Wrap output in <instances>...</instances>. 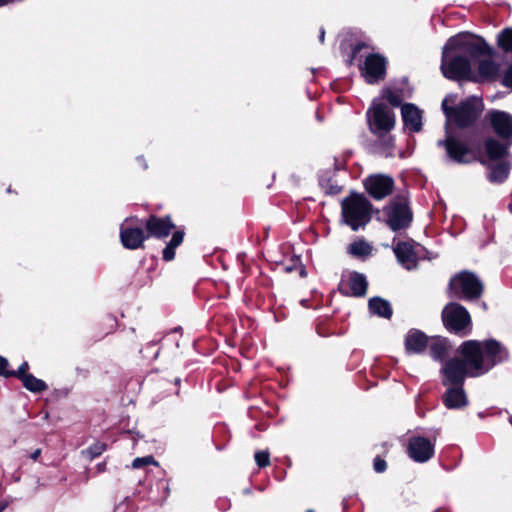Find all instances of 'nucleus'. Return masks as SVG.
Returning <instances> with one entry per match:
<instances>
[{
	"label": "nucleus",
	"mask_w": 512,
	"mask_h": 512,
	"mask_svg": "<svg viewBox=\"0 0 512 512\" xmlns=\"http://www.w3.org/2000/svg\"><path fill=\"white\" fill-rule=\"evenodd\" d=\"M454 95H447L442 101V110L447 118L446 137L438 141V146L444 147L447 157L458 164H467L475 159V153L480 151L481 143L475 133L461 136L449 131L448 123L454 122L458 127L465 128L473 125L481 115L484 104L481 98L470 96L461 101L456 107Z\"/></svg>",
	"instance_id": "nucleus-1"
},
{
	"label": "nucleus",
	"mask_w": 512,
	"mask_h": 512,
	"mask_svg": "<svg viewBox=\"0 0 512 512\" xmlns=\"http://www.w3.org/2000/svg\"><path fill=\"white\" fill-rule=\"evenodd\" d=\"M463 359L452 358L441 369L444 386L464 385L466 376L477 377L508 359L507 349L498 341L468 340L459 349Z\"/></svg>",
	"instance_id": "nucleus-2"
},
{
	"label": "nucleus",
	"mask_w": 512,
	"mask_h": 512,
	"mask_svg": "<svg viewBox=\"0 0 512 512\" xmlns=\"http://www.w3.org/2000/svg\"><path fill=\"white\" fill-rule=\"evenodd\" d=\"M371 133L378 137L374 144L376 153L383 157L394 155V139L389 134L395 126V114L386 104L374 100L366 113Z\"/></svg>",
	"instance_id": "nucleus-3"
},
{
	"label": "nucleus",
	"mask_w": 512,
	"mask_h": 512,
	"mask_svg": "<svg viewBox=\"0 0 512 512\" xmlns=\"http://www.w3.org/2000/svg\"><path fill=\"white\" fill-rule=\"evenodd\" d=\"M341 206L342 219L353 231L366 226L372 218V205L363 194L352 193Z\"/></svg>",
	"instance_id": "nucleus-4"
},
{
	"label": "nucleus",
	"mask_w": 512,
	"mask_h": 512,
	"mask_svg": "<svg viewBox=\"0 0 512 512\" xmlns=\"http://www.w3.org/2000/svg\"><path fill=\"white\" fill-rule=\"evenodd\" d=\"M444 327L452 334L465 337L472 331V320L468 310L459 303L450 302L442 310Z\"/></svg>",
	"instance_id": "nucleus-5"
},
{
	"label": "nucleus",
	"mask_w": 512,
	"mask_h": 512,
	"mask_svg": "<svg viewBox=\"0 0 512 512\" xmlns=\"http://www.w3.org/2000/svg\"><path fill=\"white\" fill-rule=\"evenodd\" d=\"M449 292L450 297L472 301L482 295L483 284L474 273L463 271L451 278Z\"/></svg>",
	"instance_id": "nucleus-6"
},
{
	"label": "nucleus",
	"mask_w": 512,
	"mask_h": 512,
	"mask_svg": "<svg viewBox=\"0 0 512 512\" xmlns=\"http://www.w3.org/2000/svg\"><path fill=\"white\" fill-rule=\"evenodd\" d=\"M441 71L444 77L450 80L467 79L471 73V63L469 59L445 44L442 51Z\"/></svg>",
	"instance_id": "nucleus-7"
},
{
	"label": "nucleus",
	"mask_w": 512,
	"mask_h": 512,
	"mask_svg": "<svg viewBox=\"0 0 512 512\" xmlns=\"http://www.w3.org/2000/svg\"><path fill=\"white\" fill-rule=\"evenodd\" d=\"M446 45L448 48L458 51L466 59H469L470 63L488 52V46L482 38H474L463 34L450 37Z\"/></svg>",
	"instance_id": "nucleus-8"
},
{
	"label": "nucleus",
	"mask_w": 512,
	"mask_h": 512,
	"mask_svg": "<svg viewBox=\"0 0 512 512\" xmlns=\"http://www.w3.org/2000/svg\"><path fill=\"white\" fill-rule=\"evenodd\" d=\"M388 227L396 232L407 229L413 219L412 211L405 199H393L383 209Z\"/></svg>",
	"instance_id": "nucleus-9"
},
{
	"label": "nucleus",
	"mask_w": 512,
	"mask_h": 512,
	"mask_svg": "<svg viewBox=\"0 0 512 512\" xmlns=\"http://www.w3.org/2000/svg\"><path fill=\"white\" fill-rule=\"evenodd\" d=\"M392 249L397 261L407 270L415 269L418 261L424 258V247L415 243L413 240L398 241L394 238Z\"/></svg>",
	"instance_id": "nucleus-10"
},
{
	"label": "nucleus",
	"mask_w": 512,
	"mask_h": 512,
	"mask_svg": "<svg viewBox=\"0 0 512 512\" xmlns=\"http://www.w3.org/2000/svg\"><path fill=\"white\" fill-rule=\"evenodd\" d=\"M437 435L424 437L413 435L408 439L406 452L409 458L416 463H426L435 455Z\"/></svg>",
	"instance_id": "nucleus-11"
},
{
	"label": "nucleus",
	"mask_w": 512,
	"mask_h": 512,
	"mask_svg": "<svg viewBox=\"0 0 512 512\" xmlns=\"http://www.w3.org/2000/svg\"><path fill=\"white\" fill-rule=\"evenodd\" d=\"M485 121L500 140L512 144V115L510 113L491 109L486 113Z\"/></svg>",
	"instance_id": "nucleus-12"
},
{
	"label": "nucleus",
	"mask_w": 512,
	"mask_h": 512,
	"mask_svg": "<svg viewBox=\"0 0 512 512\" xmlns=\"http://www.w3.org/2000/svg\"><path fill=\"white\" fill-rule=\"evenodd\" d=\"M141 225V220L126 218L120 226V240L126 249L135 250L142 247L147 238Z\"/></svg>",
	"instance_id": "nucleus-13"
},
{
	"label": "nucleus",
	"mask_w": 512,
	"mask_h": 512,
	"mask_svg": "<svg viewBox=\"0 0 512 512\" xmlns=\"http://www.w3.org/2000/svg\"><path fill=\"white\" fill-rule=\"evenodd\" d=\"M359 69L367 83L377 84L385 78L386 59L379 54H369Z\"/></svg>",
	"instance_id": "nucleus-14"
},
{
	"label": "nucleus",
	"mask_w": 512,
	"mask_h": 512,
	"mask_svg": "<svg viewBox=\"0 0 512 512\" xmlns=\"http://www.w3.org/2000/svg\"><path fill=\"white\" fill-rule=\"evenodd\" d=\"M141 225H144L146 228L147 237L155 238L167 237L175 227L169 216L158 217L155 215L142 219Z\"/></svg>",
	"instance_id": "nucleus-15"
},
{
	"label": "nucleus",
	"mask_w": 512,
	"mask_h": 512,
	"mask_svg": "<svg viewBox=\"0 0 512 512\" xmlns=\"http://www.w3.org/2000/svg\"><path fill=\"white\" fill-rule=\"evenodd\" d=\"M393 184V179L384 175L370 176L364 182L366 191L377 200L389 195L392 192Z\"/></svg>",
	"instance_id": "nucleus-16"
},
{
	"label": "nucleus",
	"mask_w": 512,
	"mask_h": 512,
	"mask_svg": "<svg viewBox=\"0 0 512 512\" xmlns=\"http://www.w3.org/2000/svg\"><path fill=\"white\" fill-rule=\"evenodd\" d=\"M429 344V337L418 329H410L405 335L404 346L408 355L422 354Z\"/></svg>",
	"instance_id": "nucleus-17"
},
{
	"label": "nucleus",
	"mask_w": 512,
	"mask_h": 512,
	"mask_svg": "<svg viewBox=\"0 0 512 512\" xmlns=\"http://www.w3.org/2000/svg\"><path fill=\"white\" fill-rule=\"evenodd\" d=\"M401 115L404 128L411 133L420 132L422 129V111L412 103H406L401 107Z\"/></svg>",
	"instance_id": "nucleus-18"
},
{
	"label": "nucleus",
	"mask_w": 512,
	"mask_h": 512,
	"mask_svg": "<svg viewBox=\"0 0 512 512\" xmlns=\"http://www.w3.org/2000/svg\"><path fill=\"white\" fill-rule=\"evenodd\" d=\"M512 144H507L502 140L488 137L484 141V149L487 157L491 161H500L503 159H510L509 147Z\"/></svg>",
	"instance_id": "nucleus-19"
},
{
	"label": "nucleus",
	"mask_w": 512,
	"mask_h": 512,
	"mask_svg": "<svg viewBox=\"0 0 512 512\" xmlns=\"http://www.w3.org/2000/svg\"><path fill=\"white\" fill-rule=\"evenodd\" d=\"M510 170L511 159L496 161V163L488 165L486 177L493 184H502L508 178Z\"/></svg>",
	"instance_id": "nucleus-20"
},
{
	"label": "nucleus",
	"mask_w": 512,
	"mask_h": 512,
	"mask_svg": "<svg viewBox=\"0 0 512 512\" xmlns=\"http://www.w3.org/2000/svg\"><path fill=\"white\" fill-rule=\"evenodd\" d=\"M443 402L449 409H459L468 403L463 385L448 386L443 395Z\"/></svg>",
	"instance_id": "nucleus-21"
},
{
	"label": "nucleus",
	"mask_w": 512,
	"mask_h": 512,
	"mask_svg": "<svg viewBox=\"0 0 512 512\" xmlns=\"http://www.w3.org/2000/svg\"><path fill=\"white\" fill-rule=\"evenodd\" d=\"M430 355L436 361H444L449 354L450 346L448 340L442 337L429 339Z\"/></svg>",
	"instance_id": "nucleus-22"
},
{
	"label": "nucleus",
	"mask_w": 512,
	"mask_h": 512,
	"mask_svg": "<svg viewBox=\"0 0 512 512\" xmlns=\"http://www.w3.org/2000/svg\"><path fill=\"white\" fill-rule=\"evenodd\" d=\"M368 308L372 315L385 319H390L393 313L390 303L381 297L371 298L368 302Z\"/></svg>",
	"instance_id": "nucleus-23"
},
{
	"label": "nucleus",
	"mask_w": 512,
	"mask_h": 512,
	"mask_svg": "<svg viewBox=\"0 0 512 512\" xmlns=\"http://www.w3.org/2000/svg\"><path fill=\"white\" fill-rule=\"evenodd\" d=\"M348 286L350 289V295L354 297H362L366 294L368 282L363 274L353 272L349 276Z\"/></svg>",
	"instance_id": "nucleus-24"
},
{
	"label": "nucleus",
	"mask_w": 512,
	"mask_h": 512,
	"mask_svg": "<svg viewBox=\"0 0 512 512\" xmlns=\"http://www.w3.org/2000/svg\"><path fill=\"white\" fill-rule=\"evenodd\" d=\"M478 72L482 79L493 80L499 75L500 66L491 59H484L479 61Z\"/></svg>",
	"instance_id": "nucleus-25"
},
{
	"label": "nucleus",
	"mask_w": 512,
	"mask_h": 512,
	"mask_svg": "<svg viewBox=\"0 0 512 512\" xmlns=\"http://www.w3.org/2000/svg\"><path fill=\"white\" fill-rule=\"evenodd\" d=\"M184 232L176 231L173 233L171 240L163 249L162 258L165 261H171L175 257V249L183 242Z\"/></svg>",
	"instance_id": "nucleus-26"
},
{
	"label": "nucleus",
	"mask_w": 512,
	"mask_h": 512,
	"mask_svg": "<svg viewBox=\"0 0 512 512\" xmlns=\"http://www.w3.org/2000/svg\"><path fill=\"white\" fill-rule=\"evenodd\" d=\"M21 382L27 390L34 393H40L47 389V384L32 374L24 375Z\"/></svg>",
	"instance_id": "nucleus-27"
},
{
	"label": "nucleus",
	"mask_w": 512,
	"mask_h": 512,
	"mask_svg": "<svg viewBox=\"0 0 512 512\" xmlns=\"http://www.w3.org/2000/svg\"><path fill=\"white\" fill-rule=\"evenodd\" d=\"M372 251V247L364 240H358L351 243L348 252L356 257L368 256Z\"/></svg>",
	"instance_id": "nucleus-28"
},
{
	"label": "nucleus",
	"mask_w": 512,
	"mask_h": 512,
	"mask_svg": "<svg viewBox=\"0 0 512 512\" xmlns=\"http://www.w3.org/2000/svg\"><path fill=\"white\" fill-rule=\"evenodd\" d=\"M497 44L505 52H512V28H505L497 37Z\"/></svg>",
	"instance_id": "nucleus-29"
},
{
	"label": "nucleus",
	"mask_w": 512,
	"mask_h": 512,
	"mask_svg": "<svg viewBox=\"0 0 512 512\" xmlns=\"http://www.w3.org/2000/svg\"><path fill=\"white\" fill-rule=\"evenodd\" d=\"M383 97L394 107L400 106L403 102L402 93L391 88H385L383 90Z\"/></svg>",
	"instance_id": "nucleus-30"
},
{
	"label": "nucleus",
	"mask_w": 512,
	"mask_h": 512,
	"mask_svg": "<svg viewBox=\"0 0 512 512\" xmlns=\"http://www.w3.org/2000/svg\"><path fill=\"white\" fill-rule=\"evenodd\" d=\"M107 449V445L103 442H95L91 444L86 450L85 454L92 460L100 456Z\"/></svg>",
	"instance_id": "nucleus-31"
},
{
	"label": "nucleus",
	"mask_w": 512,
	"mask_h": 512,
	"mask_svg": "<svg viewBox=\"0 0 512 512\" xmlns=\"http://www.w3.org/2000/svg\"><path fill=\"white\" fill-rule=\"evenodd\" d=\"M320 185L322 189L330 195H336L341 191V187L333 182L332 179H321Z\"/></svg>",
	"instance_id": "nucleus-32"
},
{
	"label": "nucleus",
	"mask_w": 512,
	"mask_h": 512,
	"mask_svg": "<svg viewBox=\"0 0 512 512\" xmlns=\"http://www.w3.org/2000/svg\"><path fill=\"white\" fill-rule=\"evenodd\" d=\"M254 458L260 468L267 467L270 464V454L267 450L257 451Z\"/></svg>",
	"instance_id": "nucleus-33"
},
{
	"label": "nucleus",
	"mask_w": 512,
	"mask_h": 512,
	"mask_svg": "<svg viewBox=\"0 0 512 512\" xmlns=\"http://www.w3.org/2000/svg\"><path fill=\"white\" fill-rule=\"evenodd\" d=\"M149 464H156V461L153 456L135 458L132 462V467L134 469H140Z\"/></svg>",
	"instance_id": "nucleus-34"
},
{
	"label": "nucleus",
	"mask_w": 512,
	"mask_h": 512,
	"mask_svg": "<svg viewBox=\"0 0 512 512\" xmlns=\"http://www.w3.org/2000/svg\"><path fill=\"white\" fill-rule=\"evenodd\" d=\"M29 368V365L27 362H23L19 368L17 369V371H8V376H15L17 377L18 379L22 380L23 379V376L24 375H28L29 373H27V370Z\"/></svg>",
	"instance_id": "nucleus-35"
},
{
	"label": "nucleus",
	"mask_w": 512,
	"mask_h": 512,
	"mask_svg": "<svg viewBox=\"0 0 512 512\" xmlns=\"http://www.w3.org/2000/svg\"><path fill=\"white\" fill-rule=\"evenodd\" d=\"M373 467H374V470L377 473H383L386 470V468H387V464H386V461L384 459H382L381 457L377 456V457L374 458Z\"/></svg>",
	"instance_id": "nucleus-36"
},
{
	"label": "nucleus",
	"mask_w": 512,
	"mask_h": 512,
	"mask_svg": "<svg viewBox=\"0 0 512 512\" xmlns=\"http://www.w3.org/2000/svg\"><path fill=\"white\" fill-rule=\"evenodd\" d=\"M501 83L503 86L512 89V64L507 68L505 74L502 77Z\"/></svg>",
	"instance_id": "nucleus-37"
},
{
	"label": "nucleus",
	"mask_w": 512,
	"mask_h": 512,
	"mask_svg": "<svg viewBox=\"0 0 512 512\" xmlns=\"http://www.w3.org/2000/svg\"><path fill=\"white\" fill-rule=\"evenodd\" d=\"M7 367H8V360L2 356H0V376H6L8 377V371H7Z\"/></svg>",
	"instance_id": "nucleus-38"
},
{
	"label": "nucleus",
	"mask_w": 512,
	"mask_h": 512,
	"mask_svg": "<svg viewBox=\"0 0 512 512\" xmlns=\"http://www.w3.org/2000/svg\"><path fill=\"white\" fill-rule=\"evenodd\" d=\"M366 47L364 43L360 42L354 45L352 48V60L357 57V54L362 50V48Z\"/></svg>",
	"instance_id": "nucleus-39"
},
{
	"label": "nucleus",
	"mask_w": 512,
	"mask_h": 512,
	"mask_svg": "<svg viewBox=\"0 0 512 512\" xmlns=\"http://www.w3.org/2000/svg\"><path fill=\"white\" fill-rule=\"evenodd\" d=\"M41 455V449H36L30 454V458L34 461H36Z\"/></svg>",
	"instance_id": "nucleus-40"
},
{
	"label": "nucleus",
	"mask_w": 512,
	"mask_h": 512,
	"mask_svg": "<svg viewBox=\"0 0 512 512\" xmlns=\"http://www.w3.org/2000/svg\"><path fill=\"white\" fill-rule=\"evenodd\" d=\"M324 37H325V30H324V28H321L320 29V35H319V40H320L321 43L324 42Z\"/></svg>",
	"instance_id": "nucleus-41"
},
{
	"label": "nucleus",
	"mask_w": 512,
	"mask_h": 512,
	"mask_svg": "<svg viewBox=\"0 0 512 512\" xmlns=\"http://www.w3.org/2000/svg\"><path fill=\"white\" fill-rule=\"evenodd\" d=\"M6 507H7L6 502H0V512H3Z\"/></svg>",
	"instance_id": "nucleus-42"
},
{
	"label": "nucleus",
	"mask_w": 512,
	"mask_h": 512,
	"mask_svg": "<svg viewBox=\"0 0 512 512\" xmlns=\"http://www.w3.org/2000/svg\"><path fill=\"white\" fill-rule=\"evenodd\" d=\"M301 305L304 306V307H308V300L306 299H303L300 301Z\"/></svg>",
	"instance_id": "nucleus-43"
},
{
	"label": "nucleus",
	"mask_w": 512,
	"mask_h": 512,
	"mask_svg": "<svg viewBox=\"0 0 512 512\" xmlns=\"http://www.w3.org/2000/svg\"><path fill=\"white\" fill-rule=\"evenodd\" d=\"M434 512H450V511L448 509H446V508H439V509H437Z\"/></svg>",
	"instance_id": "nucleus-44"
},
{
	"label": "nucleus",
	"mask_w": 512,
	"mask_h": 512,
	"mask_svg": "<svg viewBox=\"0 0 512 512\" xmlns=\"http://www.w3.org/2000/svg\"><path fill=\"white\" fill-rule=\"evenodd\" d=\"M138 160L143 163V168L146 169L147 168V164L145 163L144 159L143 158H138Z\"/></svg>",
	"instance_id": "nucleus-45"
},
{
	"label": "nucleus",
	"mask_w": 512,
	"mask_h": 512,
	"mask_svg": "<svg viewBox=\"0 0 512 512\" xmlns=\"http://www.w3.org/2000/svg\"><path fill=\"white\" fill-rule=\"evenodd\" d=\"M480 306H481V308H482L483 310H486V309H487V305H486V303H485V302H481V303H480Z\"/></svg>",
	"instance_id": "nucleus-46"
},
{
	"label": "nucleus",
	"mask_w": 512,
	"mask_h": 512,
	"mask_svg": "<svg viewBox=\"0 0 512 512\" xmlns=\"http://www.w3.org/2000/svg\"><path fill=\"white\" fill-rule=\"evenodd\" d=\"M509 423L511 424L512 426V416L509 418Z\"/></svg>",
	"instance_id": "nucleus-47"
},
{
	"label": "nucleus",
	"mask_w": 512,
	"mask_h": 512,
	"mask_svg": "<svg viewBox=\"0 0 512 512\" xmlns=\"http://www.w3.org/2000/svg\"><path fill=\"white\" fill-rule=\"evenodd\" d=\"M306 512H314V511L310 509V510H307Z\"/></svg>",
	"instance_id": "nucleus-48"
}]
</instances>
